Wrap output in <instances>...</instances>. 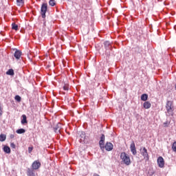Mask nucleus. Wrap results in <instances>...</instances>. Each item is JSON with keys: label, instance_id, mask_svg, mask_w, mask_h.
I'll return each mask as SVG.
<instances>
[{"label": "nucleus", "instance_id": "31", "mask_svg": "<svg viewBox=\"0 0 176 176\" xmlns=\"http://www.w3.org/2000/svg\"><path fill=\"white\" fill-rule=\"evenodd\" d=\"M3 113V111L2 110V107L0 105V116H2V114Z\"/></svg>", "mask_w": 176, "mask_h": 176}, {"label": "nucleus", "instance_id": "30", "mask_svg": "<svg viewBox=\"0 0 176 176\" xmlns=\"http://www.w3.org/2000/svg\"><path fill=\"white\" fill-rule=\"evenodd\" d=\"M34 149V147H29L28 148V152L29 153H31L32 152V150Z\"/></svg>", "mask_w": 176, "mask_h": 176}, {"label": "nucleus", "instance_id": "4", "mask_svg": "<svg viewBox=\"0 0 176 176\" xmlns=\"http://www.w3.org/2000/svg\"><path fill=\"white\" fill-rule=\"evenodd\" d=\"M41 162H39V160H36L34 161L32 164V170H39V168H41Z\"/></svg>", "mask_w": 176, "mask_h": 176}, {"label": "nucleus", "instance_id": "24", "mask_svg": "<svg viewBox=\"0 0 176 176\" xmlns=\"http://www.w3.org/2000/svg\"><path fill=\"white\" fill-rule=\"evenodd\" d=\"M14 98L18 102H20V101H21V97H20V96L19 95H16Z\"/></svg>", "mask_w": 176, "mask_h": 176}, {"label": "nucleus", "instance_id": "12", "mask_svg": "<svg viewBox=\"0 0 176 176\" xmlns=\"http://www.w3.org/2000/svg\"><path fill=\"white\" fill-rule=\"evenodd\" d=\"M80 141L82 142H85L86 141V133L85 132H81V134L80 135Z\"/></svg>", "mask_w": 176, "mask_h": 176}, {"label": "nucleus", "instance_id": "23", "mask_svg": "<svg viewBox=\"0 0 176 176\" xmlns=\"http://www.w3.org/2000/svg\"><path fill=\"white\" fill-rule=\"evenodd\" d=\"M49 5H50V6H55L56 1L55 0H50Z\"/></svg>", "mask_w": 176, "mask_h": 176}, {"label": "nucleus", "instance_id": "25", "mask_svg": "<svg viewBox=\"0 0 176 176\" xmlns=\"http://www.w3.org/2000/svg\"><path fill=\"white\" fill-rule=\"evenodd\" d=\"M172 149L174 152H176V142L173 144Z\"/></svg>", "mask_w": 176, "mask_h": 176}, {"label": "nucleus", "instance_id": "26", "mask_svg": "<svg viewBox=\"0 0 176 176\" xmlns=\"http://www.w3.org/2000/svg\"><path fill=\"white\" fill-rule=\"evenodd\" d=\"M168 126H170V122L166 121L164 122V127H168Z\"/></svg>", "mask_w": 176, "mask_h": 176}, {"label": "nucleus", "instance_id": "18", "mask_svg": "<svg viewBox=\"0 0 176 176\" xmlns=\"http://www.w3.org/2000/svg\"><path fill=\"white\" fill-rule=\"evenodd\" d=\"M17 6H23L24 5V0H16Z\"/></svg>", "mask_w": 176, "mask_h": 176}, {"label": "nucleus", "instance_id": "20", "mask_svg": "<svg viewBox=\"0 0 176 176\" xmlns=\"http://www.w3.org/2000/svg\"><path fill=\"white\" fill-rule=\"evenodd\" d=\"M16 133H17V134H24V133H25V129H19L16 130Z\"/></svg>", "mask_w": 176, "mask_h": 176}, {"label": "nucleus", "instance_id": "14", "mask_svg": "<svg viewBox=\"0 0 176 176\" xmlns=\"http://www.w3.org/2000/svg\"><path fill=\"white\" fill-rule=\"evenodd\" d=\"M105 49H111V43L109 41H105L104 43Z\"/></svg>", "mask_w": 176, "mask_h": 176}, {"label": "nucleus", "instance_id": "13", "mask_svg": "<svg viewBox=\"0 0 176 176\" xmlns=\"http://www.w3.org/2000/svg\"><path fill=\"white\" fill-rule=\"evenodd\" d=\"M6 75H10L11 76H13V75H14V71L13 69H10L8 71H7Z\"/></svg>", "mask_w": 176, "mask_h": 176}, {"label": "nucleus", "instance_id": "35", "mask_svg": "<svg viewBox=\"0 0 176 176\" xmlns=\"http://www.w3.org/2000/svg\"><path fill=\"white\" fill-rule=\"evenodd\" d=\"M93 176H100V175L98 174H94Z\"/></svg>", "mask_w": 176, "mask_h": 176}, {"label": "nucleus", "instance_id": "22", "mask_svg": "<svg viewBox=\"0 0 176 176\" xmlns=\"http://www.w3.org/2000/svg\"><path fill=\"white\" fill-rule=\"evenodd\" d=\"M99 145H100V146L101 148H105L104 142L102 141V140H100V142H99Z\"/></svg>", "mask_w": 176, "mask_h": 176}, {"label": "nucleus", "instance_id": "15", "mask_svg": "<svg viewBox=\"0 0 176 176\" xmlns=\"http://www.w3.org/2000/svg\"><path fill=\"white\" fill-rule=\"evenodd\" d=\"M141 100L142 101H146V100H148V94H143L141 96Z\"/></svg>", "mask_w": 176, "mask_h": 176}, {"label": "nucleus", "instance_id": "1", "mask_svg": "<svg viewBox=\"0 0 176 176\" xmlns=\"http://www.w3.org/2000/svg\"><path fill=\"white\" fill-rule=\"evenodd\" d=\"M120 159L124 164H126V166H130L131 164V160L130 159V156H129V155H127L126 153H121Z\"/></svg>", "mask_w": 176, "mask_h": 176}, {"label": "nucleus", "instance_id": "7", "mask_svg": "<svg viewBox=\"0 0 176 176\" xmlns=\"http://www.w3.org/2000/svg\"><path fill=\"white\" fill-rule=\"evenodd\" d=\"M157 164L161 168H163V167H164V159H163V157H158Z\"/></svg>", "mask_w": 176, "mask_h": 176}, {"label": "nucleus", "instance_id": "21", "mask_svg": "<svg viewBox=\"0 0 176 176\" xmlns=\"http://www.w3.org/2000/svg\"><path fill=\"white\" fill-rule=\"evenodd\" d=\"M12 30H14L15 31H17L19 30V25L14 23L12 24Z\"/></svg>", "mask_w": 176, "mask_h": 176}, {"label": "nucleus", "instance_id": "8", "mask_svg": "<svg viewBox=\"0 0 176 176\" xmlns=\"http://www.w3.org/2000/svg\"><path fill=\"white\" fill-rule=\"evenodd\" d=\"M130 149L133 155H137V149L135 148V144L133 141L130 145Z\"/></svg>", "mask_w": 176, "mask_h": 176}, {"label": "nucleus", "instance_id": "19", "mask_svg": "<svg viewBox=\"0 0 176 176\" xmlns=\"http://www.w3.org/2000/svg\"><path fill=\"white\" fill-rule=\"evenodd\" d=\"M6 135L1 134L0 135V141L1 142H3V141H6Z\"/></svg>", "mask_w": 176, "mask_h": 176}, {"label": "nucleus", "instance_id": "27", "mask_svg": "<svg viewBox=\"0 0 176 176\" xmlns=\"http://www.w3.org/2000/svg\"><path fill=\"white\" fill-rule=\"evenodd\" d=\"M63 67H69V65L68 64V62L64 61L63 62Z\"/></svg>", "mask_w": 176, "mask_h": 176}, {"label": "nucleus", "instance_id": "28", "mask_svg": "<svg viewBox=\"0 0 176 176\" xmlns=\"http://www.w3.org/2000/svg\"><path fill=\"white\" fill-rule=\"evenodd\" d=\"M100 141H105V135L104 134H102L101 137H100Z\"/></svg>", "mask_w": 176, "mask_h": 176}, {"label": "nucleus", "instance_id": "11", "mask_svg": "<svg viewBox=\"0 0 176 176\" xmlns=\"http://www.w3.org/2000/svg\"><path fill=\"white\" fill-rule=\"evenodd\" d=\"M143 107H144V109H149V108H151V107H152V104H151V102L146 101L144 102Z\"/></svg>", "mask_w": 176, "mask_h": 176}, {"label": "nucleus", "instance_id": "2", "mask_svg": "<svg viewBox=\"0 0 176 176\" xmlns=\"http://www.w3.org/2000/svg\"><path fill=\"white\" fill-rule=\"evenodd\" d=\"M166 109L168 113H169V115H171V116H173L174 113V101L167 100L166 104Z\"/></svg>", "mask_w": 176, "mask_h": 176}, {"label": "nucleus", "instance_id": "17", "mask_svg": "<svg viewBox=\"0 0 176 176\" xmlns=\"http://www.w3.org/2000/svg\"><path fill=\"white\" fill-rule=\"evenodd\" d=\"M3 149L6 153H10V147L5 146Z\"/></svg>", "mask_w": 176, "mask_h": 176}, {"label": "nucleus", "instance_id": "10", "mask_svg": "<svg viewBox=\"0 0 176 176\" xmlns=\"http://www.w3.org/2000/svg\"><path fill=\"white\" fill-rule=\"evenodd\" d=\"M106 151H112V149H113V144H112V143L111 142H107L106 144H105V146H104Z\"/></svg>", "mask_w": 176, "mask_h": 176}, {"label": "nucleus", "instance_id": "6", "mask_svg": "<svg viewBox=\"0 0 176 176\" xmlns=\"http://www.w3.org/2000/svg\"><path fill=\"white\" fill-rule=\"evenodd\" d=\"M142 155L144 156V158L146 159V160H149V155H148V150L146 148H143L142 151Z\"/></svg>", "mask_w": 176, "mask_h": 176}, {"label": "nucleus", "instance_id": "5", "mask_svg": "<svg viewBox=\"0 0 176 176\" xmlns=\"http://www.w3.org/2000/svg\"><path fill=\"white\" fill-rule=\"evenodd\" d=\"M21 54L22 52L20 50H16L14 54V57L16 58V60H19L20 61H21Z\"/></svg>", "mask_w": 176, "mask_h": 176}, {"label": "nucleus", "instance_id": "16", "mask_svg": "<svg viewBox=\"0 0 176 176\" xmlns=\"http://www.w3.org/2000/svg\"><path fill=\"white\" fill-rule=\"evenodd\" d=\"M22 120H21V123L22 124H25V123H27V116H25V114L22 115Z\"/></svg>", "mask_w": 176, "mask_h": 176}, {"label": "nucleus", "instance_id": "33", "mask_svg": "<svg viewBox=\"0 0 176 176\" xmlns=\"http://www.w3.org/2000/svg\"><path fill=\"white\" fill-rule=\"evenodd\" d=\"M55 131H60V129H58V128H55Z\"/></svg>", "mask_w": 176, "mask_h": 176}, {"label": "nucleus", "instance_id": "3", "mask_svg": "<svg viewBox=\"0 0 176 176\" xmlns=\"http://www.w3.org/2000/svg\"><path fill=\"white\" fill-rule=\"evenodd\" d=\"M46 12H47V3H44L41 8V14L43 19L46 17Z\"/></svg>", "mask_w": 176, "mask_h": 176}, {"label": "nucleus", "instance_id": "32", "mask_svg": "<svg viewBox=\"0 0 176 176\" xmlns=\"http://www.w3.org/2000/svg\"><path fill=\"white\" fill-rule=\"evenodd\" d=\"M10 146L14 149V148H16V144H14V143H11Z\"/></svg>", "mask_w": 176, "mask_h": 176}, {"label": "nucleus", "instance_id": "29", "mask_svg": "<svg viewBox=\"0 0 176 176\" xmlns=\"http://www.w3.org/2000/svg\"><path fill=\"white\" fill-rule=\"evenodd\" d=\"M69 87H68V85H65L63 86V90H65V91H68Z\"/></svg>", "mask_w": 176, "mask_h": 176}, {"label": "nucleus", "instance_id": "34", "mask_svg": "<svg viewBox=\"0 0 176 176\" xmlns=\"http://www.w3.org/2000/svg\"><path fill=\"white\" fill-rule=\"evenodd\" d=\"M10 138H14V135H10Z\"/></svg>", "mask_w": 176, "mask_h": 176}, {"label": "nucleus", "instance_id": "9", "mask_svg": "<svg viewBox=\"0 0 176 176\" xmlns=\"http://www.w3.org/2000/svg\"><path fill=\"white\" fill-rule=\"evenodd\" d=\"M27 175L28 176H36V175H38V174H35V171L33 169L28 168L27 170Z\"/></svg>", "mask_w": 176, "mask_h": 176}]
</instances>
